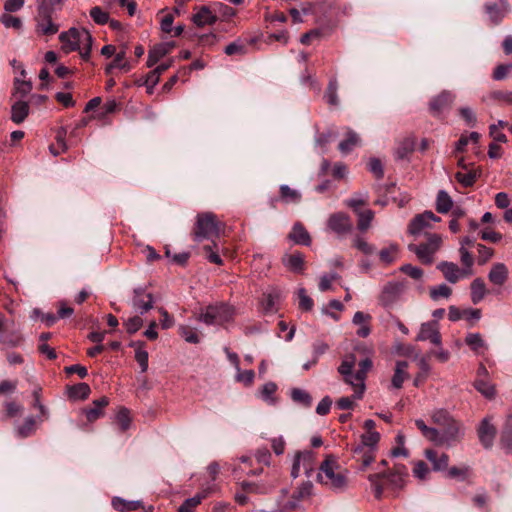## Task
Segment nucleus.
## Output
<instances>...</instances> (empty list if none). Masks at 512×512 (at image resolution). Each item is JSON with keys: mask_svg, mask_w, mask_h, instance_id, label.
<instances>
[{"mask_svg": "<svg viewBox=\"0 0 512 512\" xmlns=\"http://www.w3.org/2000/svg\"><path fill=\"white\" fill-rule=\"evenodd\" d=\"M317 480L334 492H343L347 488L346 473L332 456H327L320 465Z\"/></svg>", "mask_w": 512, "mask_h": 512, "instance_id": "obj_1", "label": "nucleus"}, {"mask_svg": "<svg viewBox=\"0 0 512 512\" xmlns=\"http://www.w3.org/2000/svg\"><path fill=\"white\" fill-rule=\"evenodd\" d=\"M221 223L211 212L200 213L196 217L193 232L194 240L200 242L204 239L217 238L220 235Z\"/></svg>", "mask_w": 512, "mask_h": 512, "instance_id": "obj_2", "label": "nucleus"}, {"mask_svg": "<svg viewBox=\"0 0 512 512\" xmlns=\"http://www.w3.org/2000/svg\"><path fill=\"white\" fill-rule=\"evenodd\" d=\"M233 313L227 304L210 305L201 313L199 320L207 325L223 324L232 319Z\"/></svg>", "mask_w": 512, "mask_h": 512, "instance_id": "obj_3", "label": "nucleus"}, {"mask_svg": "<svg viewBox=\"0 0 512 512\" xmlns=\"http://www.w3.org/2000/svg\"><path fill=\"white\" fill-rule=\"evenodd\" d=\"M441 243L442 238L438 234H431L426 243L420 245L410 244L408 248L417 255L421 262L429 264L433 261V256L440 248Z\"/></svg>", "mask_w": 512, "mask_h": 512, "instance_id": "obj_4", "label": "nucleus"}, {"mask_svg": "<svg viewBox=\"0 0 512 512\" xmlns=\"http://www.w3.org/2000/svg\"><path fill=\"white\" fill-rule=\"evenodd\" d=\"M59 40L62 43V49L69 53L81 49L82 42L90 41V34L86 30H78L71 28L68 32H62L59 35Z\"/></svg>", "mask_w": 512, "mask_h": 512, "instance_id": "obj_5", "label": "nucleus"}, {"mask_svg": "<svg viewBox=\"0 0 512 512\" xmlns=\"http://www.w3.org/2000/svg\"><path fill=\"white\" fill-rule=\"evenodd\" d=\"M315 455L310 450L299 451L293 458L291 476L297 478L303 472L307 476L314 470Z\"/></svg>", "mask_w": 512, "mask_h": 512, "instance_id": "obj_6", "label": "nucleus"}, {"mask_svg": "<svg viewBox=\"0 0 512 512\" xmlns=\"http://www.w3.org/2000/svg\"><path fill=\"white\" fill-rule=\"evenodd\" d=\"M405 284L401 282L387 283L379 296L380 304L385 308H391L398 303L405 292Z\"/></svg>", "mask_w": 512, "mask_h": 512, "instance_id": "obj_7", "label": "nucleus"}, {"mask_svg": "<svg viewBox=\"0 0 512 512\" xmlns=\"http://www.w3.org/2000/svg\"><path fill=\"white\" fill-rule=\"evenodd\" d=\"M154 298L147 287H138L133 291L132 306L135 312L144 314L153 307Z\"/></svg>", "mask_w": 512, "mask_h": 512, "instance_id": "obj_8", "label": "nucleus"}, {"mask_svg": "<svg viewBox=\"0 0 512 512\" xmlns=\"http://www.w3.org/2000/svg\"><path fill=\"white\" fill-rule=\"evenodd\" d=\"M418 341H430L435 346L442 344L438 321L422 323L416 337Z\"/></svg>", "mask_w": 512, "mask_h": 512, "instance_id": "obj_9", "label": "nucleus"}, {"mask_svg": "<svg viewBox=\"0 0 512 512\" xmlns=\"http://www.w3.org/2000/svg\"><path fill=\"white\" fill-rule=\"evenodd\" d=\"M440 218L435 216L431 211H426L415 216L409 224L408 232L413 236H419L425 229L431 226L432 222L439 221Z\"/></svg>", "mask_w": 512, "mask_h": 512, "instance_id": "obj_10", "label": "nucleus"}, {"mask_svg": "<svg viewBox=\"0 0 512 512\" xmlns=\"http://www.w3.org/2000/svg\"><path fill=\"white\" fill-rule=\"evenodd\" d=\"M372 368V361L369 358L361 360L358 364V370L354 374L355 378V392L354 398L362 399L366 389L365 380L368 371Z\"/></svg>", "mask_w": 512, "mask_h": 512, "instance_id": "obj_11", "label": "nucleus"}, {"mask_svg": "<svg viewBox=\"0 0 512 512\" xmlns=\"http://www.w3.org/2000/svg\"><path fill=\"white\" fill-rule=\"evenodd\" d=\"M437 268L443 273L445 279L452 284L471 276L469 270L459 268L458 265L452 262H441Z\"/></svg>", "mask_w": 512, "mask_h": 512, "instance_id": "obj_12", "label": "nucleus"}, {"mask_svg": "<svg viewBox=\"0 0 512 512\" xmlns=\"http://www.w3.org/2000/svg\"><path fill=\"white\" fill-rule=\"evenodd\" d=\"M327 227L338 235H343L352 229V222L348 215L338 212L332 214L327 220Z\"/></svg>", "mask_w": 512, "mask_h": 512, "instance_id": "obj_13", "label": "nucleus"}, {"mask_svg": "<svg viewBox=\"0 0 512 512\" xmlns=\"http://www.w3.org/2000/svg\"><path fill=\"white\" fill-rule=\"evenodd\" d=\"M37 33L42 35H54L58 32V25L54 24L47 8L41 7L37 17Z\"/></svg>", "mask_w": 512, "mask_h": 512, "instance_id": "obj_14", "label": "nucleus"}, {"mask_svg": "<svg viewBox=\"0 0 512 512\" xmlns=\"http://www.w3.org/2000/svg\"><path fill=\"white\" fill-rule=\"evenodd\" d=\"M443 428V432H439L437 445H445L449 447L462 436L460 425L455 420Z\"/></svg>", "mask_w": 512, "mask_h": 512, "instance_id": "obj_15", "label": "nucleus"}, {"mask_svg": "<svg viewBox=\"0 0 512 512\" xmlns=\"http://www.w3.org/2000/svg\"><path fill=\"white\" fill-rule=\"evenodd\" d=\"M508 277V267L502 262L494 263L488 273V280L495 286H503L508 280Z\"/></svg>", "mask_w": 512, "mask_h": 512, "instance_id": "obj_16", "label": "nucleus"}, {"mask_svg": "<svg viewBox=\"0 0 512 512\" xmlns=\"http://www.w3.org/2000/svg\"><path fill=\"white\" fill-rule=\"evenodd\" d=\"M175 47V42L168 41L155 45L149 51L147 66H154L162 57L170 53Z\"/></svg>", "mask_w": 512, "mask_h": 512, "instance_id": "obj_17", "label": "nucleus"}, {"mask_svg": "<svg viewBox=\"0 0 512 512\" xmlns=\"http://www.w3.org/2000/svg\"><path fill=\"white\" fill-rule=\"evenodd\" d=\"M454 95L450 92L444 91L440 93L438 96L433 98L430 102V110L434 115H438L447 108L450 107V105L454 101Z\"/></svg>", "mask_w": 512, "mask_h": 512, "instance_id": "obj_18", "label": "nucleus"}, {"mask_svg": "<svg viewBox=\"0 0 512 512\" xmlns=\"http://www.w3.org/2000/svg\"><path fill=\"white\" fill-rule=\"evenodd\" d=\"M355 366V356L350 355L342 360L338 372L343 376L345 383L350 385L355 391V378L353 368Z\"/></svg>", "mask_w": 512, "mask_h": 512, "instance_id": "obj_19", "label": "nucleus"}, {"mask_svg": "<svg viewBox=\"0 0 512 512\" xmlns=\"http://www.w3.org/2000/svg\"><path fill=\"white\" fill-rule=\"evenodd\" d=\"M424 456L432 464L433 470L443 471L448 468L449 457L445 453H438L433 449H426Z\"/></svg>", "mask_w": 512, "mask_h": 512, "instance_id": "obj_20", "label": "nucleus"}, {"mask_svg": "<svg viewBox=\"0 0 512 512\" xmlns=\"http://www.w3.org/2000/svg\"><path fill=\"white\" fill-rule=\"evenodd\" d=\"M495 427L488 418H484L478 429V436L481 443L486 447H491L495 437Z\"/></svg>", "mask_w": 512, "mask_h": 512, "instance_id": "obj_21", "label": "nucleus"}, {"mask_svg": "<svg viewBox=\"0 0 512 512\" xmlns=\"http://www.w3.org/2000/svg\"><path fill=\"white\" fill-rule=\"evenodd\" d=\"M213 487L214 485L204 488L194 497L186 499L179 507L178 512H192L194 508L213 491Z\"/></svg>", "mask_w": 512, "mask_h": 512, "instance_id": "obj_22", "label": "nucleus"}, {"mask_svg": "<svg viewBox=\"0 0 512 512\" xmlns=\"http://www.w3.org/2000/svg\"><path fill=\"white\" fill-rule=\"evenodd\" d=\"M345 135L346 138L342 140L338 146L340 152L344 155L361 145V138L355 131L348 128Z\"/></svg>", "mask_w": 512, "mask_h": 512, "instance_id": "obj_23", "label": "nucleus"}, {"mask_svg": "<svg viewBox=\"0 0 512 512\" xmlns=\"http://www.w3.org/2000/svg\"><path fill=\"white\" fill-rule=\"evenodd\" d=\"M408 376V363L406 361H398L391 380V387L394 389L402 388L403 383L408 379Z\"/></svg>", "mask_w": 512, "mask_h": 512, "instance_id": "obj_24", "label": "nucleus"}, {"mask_svg": "<svg viewBox=\"0 0 512 512\" xmlns=\"http://www.w3.org/2000/svg\"><path fill=\"white\" fill-rule=\"evenodd\" d=\"M288 237L295 244L306 245V246L311 244V238H310L308 231L300 223H295L293 225L292 230L289 233Z\"/></svg>", "mask_w": 512, "mask_h": 512, "instance_id": "obj_25", "label": "nucleus"}, {"mask_svg": "<svg viewBox=\"0 0 512 512\" xmlns=\"http://www.w3.org/2000/svg\"><path fill=\"white\" fill-rule=\"evenodd\" d=\"M108 404V399L106 397H101L95 401H93V404L91 407H88L84 410L86 414V418L89 422H94L100 417L103 416V409Z\"/></svg>", "mask_w": 512, "mask_h": 512, "instance_id": "obj_26", "label": "nucleus"}, {"mask_svg": "<svg viewBox=\"0 0 512 512\" xmlns=\"http://www.w3.org/2000/svg\"><path fill=\"white\" fill-rule=\"evenodd\" d=\"M283 264L292 272L302 273L304 270V256L299 252L286 254L283 257Z\"/></svg>", "mask_w": 512, "mask_h": 512, "instance_id": "obj_27", "label": "nucleus"}, {"mask_svg": "<svg viewBox=\"0 0 512 512\" xmlns=\"http://www.w3.org/2000/svg\"><path fill=\"white\" fill-rule=\"evenodd\" d=\"M379 440L380 434L377 431L365 432L361 436V444L354 449V453H362L364 447L370 450H376Z\"/></svg>", "mask_w": 512, "mask_h": 512, "instance_id": "obj_28", "label": "nucleus"}, {"mask_svg": "<svg viewBox=\"0 0 512 512\" xmlns=\"http://www.w3.org/2000/svg\"><path fill=\"white\" fill-rule=\"evenodd\" d=\"M471 301L473 304L480 303L487 294V288L482 278H475L470 285Z\"/></svg>", "mask_w": 512, "mask_h": 512, "instance_id": "obj_29", "label": "nucleus"}, {"mask_svg": "<svg viewBox=\"0 0 512 512\" xmlns=\"http://www.w3.org/2000/svg\"><path fill=\"white\" fill-rule=\"evenodd\" d=\"M29 114V105L24 101H16L11 108V120L15 124L22 123Z\"/></svg>", "mask_w": 512, "mask_h": 512, "instance_id": "obj_30", "label": "nucleus"}, {"mask_svg": "<svg viewBox=\"0 0 512 512\" xmlns=\"http://www.w3.org/2000/svg\"><path fill=\"white\" fill-rule=\"evenodd\" d=\"M121 107L122 102L120 100H117L116 98L108 99L107 102L101 108V111L98 112L97 115L93 116V118L105 121L108 115L118 112L121 109Z\"/></svg>", "mask_w": 512, "mask_h": 512, "instance_id": "obj_31", "label": "nucleus"}, {"mask_svg": "<svg viewBox=\"0 0 512 512\" xmlns=\"http://www.w3.org/2000/svg\"><path fill=\"white\" fill-rule=\"evenodd\" d=\"M193 22L197 26L211 25L216 22V16L207 7H202L193 15Z\"/></svg>", "mask_w": 512, "mask_h": 512, "instance_id": "obj_32", "label": "nucleus"}, {"mask_svg": "<svg viewBox=\"0 0 512 512\" xmlns=\"http://www.w3.org/2000/svg\"><path fill=\"white\" fill-rule=\"evenodd\" d=\"M130 347L135 348V360L139 364L141 372H146L148 369V352L144 349L143 342L130 343Z\"/></svg>", "mask_w": 512, "mask_h": 512, "instance_id": "obj_33", "label": "nucleus"}, {"mask_svg": "<svg viewBox=\"0 0 512 512\" xmlns=\"http://www.w3.org/2000/svg\"><path fill=\"white\" fill-rule=\"evenodd\" d=\"M67 390L68 397L72 400L86 399L91 392L89 385L86 383L68 386Z\"/></svg>", "mask_w": 512, "mask_h": 512, "instance_id": "obj_34", "label": "nucleus"}, {"mask_svg": "<svg viewBox=\"0 0 512 512\" xmlns=\"http://www.w3.org/2000/svg\"><path fill=\"white\" fill-rule=\"evenodd\" d=\"M465 342L476 354H482L487 348L479 333L467 334Z\"/></svg>", "mask_w": 512, "mask_h": 512, "instance_id": "obj_35", "label": "nucleus"}, {"mask_svg": "<svg viewBox=\"0 0 512 512\" xmlns=\"http://www.w3.org/2000/svg\"><path fill=\"white\" fill-rule=\"evenodd\" d=\"M480 174L481 171L478 169L468 170L467 172L459 171L455 174V178L464 187H470L476 182Z\"/></svg>", "mask_w": 512, "mask_h": 512, "instance_id": "obj_36", "label": "nucleus"}, {"mask_svg": "<svg viewBox=\"0 0 512 512\" xmlns=\"http://www.w3.org/2000/svg\"><path fill=\"white\" fill-rule=\"evenodd\" d=\"M453 201L449 194L441 190L438 192L437 199H436V209L439 213H447L452 208Z\"/></svg>", "mask_w": 512, "mask_h": 512, "instance_id": "obj_37", "label": "nucleus"}, {"mask_svg": "<svg viewBox=\"0 0 512 512\" xmlns=\"http://www.w3.org/2000/svg\"><path fill=\"white\" fill-rule=\"evenodd\" d=\"M501 442L506 450L512 451V412L507 417L501 436Z\"/></svg>", "mask_w": 512, "mask_h": 512, "instance_id": "obj_38", "label": "nucleus"}, {"mask_svg": "<svg viewBox=\"0 0 512 512\" xmlns=\"http://www.w3.org/2000/svg\"><path fill=\"white\" fill-rule=\"evenodd\" d=\"M382 476L387 477L396 488H401L404 485L405 477L407 476V470L403 466L396 467L394 473L388 475L383 474Z\"/></svg>", "mask_w": 512, "mask_h": 512, "instance_id": "obj_39", "label": "nucleus"}, {"mask_svg": "<svg viewBox=\"0 0 512 512\" xmlns=\"http://www.w3.org/2000/svg\"><path fill=\"white\" fill-rule=\"evenodd\" d=\"M178 331L186 342L191 344H198L200 342V336L195 329L187 325H180Z\"/></svg>", "mask_w": 512, "mask_h": 512, "instance_id": "obj_40", "label": "nucleus"}, {"mask_svg": "<svg viewBox=\"0 0 512 512\" xmlns=\"http://www.w3.org/2000/svg\"><path fill=\"white\" fill-rule=\"evenodd\" d=\"M235 381L238 383H242L245 386H251L255 379V372L251 369L242 370L240 367L235 369Z\"/></svg>", "mask_w": 512, "mask_h": 512, "instance_id": "obj_41", "label": "nucleus"}, {"mask_svg": "<svg viewBox=\"0 0 512 512\" xmlns=\"http://www.w3.org/2000/svg\"><path fill=\"white\" fill-rule=\"evenodd\" d=\"M452 294V289L446 284H440L430 288V297L432 300L437 301L441 298L448 299Z\"/></svg>", "mask_w": 512, "mask_h": 512, "instance_id": "obj_42", "label": "nucleus"}, {"mask_svg": "<svg viewBox=\"0 0 512 512\" xmlns=\"http://www.w3.org/2000/svg\"><path fill=\"white\" fill-rule=\"evenodd\" d=\"M486 10L489 18L493 22L497 23L505 16V14L508 11V8L507 4L503 3L502 7H498L497 5H487Z\"/></svg>", "mask_w": 512, "mask_h": 512, "instance_id": "obj_43", "label": "nucleus"}, {"mask_svg": "<svg viewBox=\"0 0 512 512\" xmlns=\"http://www.w3.org/2000/svg\"><path fill=\"white\" fill-rule=\"evenodd\" d=\"M380 260L385 264L394 262L398 257V246L391 244L388 247L382 249L379 253Z\"/></svg>", "mask_w": 512, "mask_h": 512, "instance_id": "obj_44", "label": "nucleus"}, {"mask_svg": "<svg viewBox=\"0 0 512 512\" xmlns=\"http://www.w3.org/2000/svg\"><path fill=\"white\" fill-rule=\"evenodd\" d=\"M415 147V141L411 137L405 138L396 149V157L399 159H403L408 154H410Z\"/></svg>", "mask_w": 512, "mask_h": 512, "instance_id": "obj_45", "label": "nucleus"}, {"mask_svg": "<svg viewBox=\"0 0 512 512\" xmlns=\"http://www.w3.org/2000/svg\"><path fill=\"white\" fill-rule=\"evenodd\" d=\"M36 431V421L34 418L29 417L25 422L17 428V435L21 438H26L34 434Z\"/></svg>", "mask_w": 512, "mask_h": 512, "instance_id": "obj_46", "label": "nucleus"}, {"mask_svg": "<svg viewBox=\"0 0 512 512\" xmlns=\"http://www.w3.org/2000/svg\"><path fill=\"white\" fill-rule=\"evenodd\" d=\"M277 390V386L273 382H267L265 383L261 390H260V396L261 398L268 404H274L275 403V397L274 394Z\"/></svg>", "mask_w": 512, "mask_h": 512, "instance_id": "obj_47", "label": "nucleus"}, {"mask_svg": "<svg viewBox=\"0 0 512 512\" xmlns=\"http://www.w3.org/2000/svg\"><path fill=\"white\" fill-rule=\"evenodd\" d=\"M415 424L417 428L422 432V434L429 439L430 441H433L437 444L439 432L435 428L428 427L425 422L421 419H418L415 421Z\"/></svg>", "mask_w": 512, "mask_h": 512, "instance_id": "obj_48", "label": "nucleus"}, {"mask_svg": "<svg viewBox=\"0 0 512 512\" xmlns=\"http://www.w3.org/2000/svg\"><path fill=\"white\" fill-rule=\"evenodd\" d=\"M358 215V229L360 231H366L374 218V213L370 209L359 211Z\"/></svg>", "mask_w": 512, "mask_h": 512, "instance_id": "obj_49", "label": "nucleus"}, {"mask_svg": "<svg viewBox=\"0 0 512 512\" xmlns=\"http://www.w3.org/2000/svg\"><path fill=\"white\" fill-rule=\"evenodd\" d=\"M125 56H126V51L123 48L115 55V58L113 59V61L107 66L106 73L112 74V70H114V69H125L126 68Z\"/></svg>", "mask_w": 512, "mask_h": 512, "instance_id": "obj_50", "label": "nucleus"}, {"mask_svg": "<svg viewBox=\"0 0 512 512\" xmlns=\"http://www.w3.org/2000/svg\"><path fill=\"white\" fill-rule=\"evenodd\" d=\"M125 56H126V51L123 48L115 55V58L113 59V61L107 66L106 73L112 74V70H114V69H125L126 68Z\"/></svg>", "mask_w": 512, "mask_h": 512, "instance_id": "obj_51", "label": "nucleus"}, {"mask_svg": "<svg viewBox=\"0 0 512 512\" xmlns=\"http://www.w3.org/2000/svg\"><path fill=\"white\" fill-rule=\"evenodd\" d=\"M280 299V294L277 291L269 292L264 294L262 305L266 312H272L275 310V306Z\"/></svg>", "mask_w": 512, "mask_h": 512, "instance_id": "obj_52", "label": "nucleus"}, {"mask_svg": "<svg viewBox=\"0 0 512 512\" xmlns=\"http://www.w3.org/2000/svg\"><path fill=\"white\" fill-rule=\"evenodd\" d=\"M280 193L282 199L286 203H296L301 199V194L297 190L291 189L287 185H282L280 187Z\"/></svg>", "mask_w": 512, "mask_h": 512, "instance_id": "obj_53", "label": "nucleus"}, {"mask_svg": "<svg viewBox=\"0 0 512 512\" xmlns=\"http://www.w3.org/2000/svg\"><path fill=\"white\" fill-rule=\"evenodd\" d=\"M475 388L486 398H492L495 394L494 386L483 379H477L475 381Z\"/></svg>", "mask_w": 512, "mask_h": 512, "instance_id": "obj_54", "label": "nucleus"}, {"mask_svg": "<svg viewBox=\"0 0 512 512\" xmlns=\"http://www.w3.org/2000/svg\"><path fill=\"white\" fill-rule=\"evenodd\" d=\"M432 419L436 424L442 427L449 425L454 421L448 411L444 409H438L434 411L432 414Z\"/></svg>", "mask_w": 512, "mask_h": 512, "instance_id": "obj_55", "label": "nucleus"}, {"mask_svg": "<svg viewBox=\"0 0 512 512\" xmlns=\"http://www.w3.org/2000/svg\"><path fill=\"white\" fill-rule=\"evenodd\" d=\"M291 398L294 402L304 406H310L311 404V396L305 390L299 388L292 389Z\"/></svg>", "mask_w": 512, "mask_h": 512, "instance_id": "obj_56", "label": "nucleus"}, {"mask_svg": "<svg viewBox=\"0 0 512 512\" xmlns=\"http://www.w3.org/2000/svg\"><path fill=\"white\" fill-rule=\"evenodd\" d=\"M412 473L415 478L426 480L430 474V469L425 462L417 461L414 463Z\"/></svg>", "mask_w": 512, "mask_h": 512, "instance_id": "obj_57", "label": "nucleus"}, {"mask_svg": "<svg viewBox=\"0 0 512 512\" xmlns=\"http://www.w3.org/2000/svg\"><path fill=\"white\" fill-rule=\"evenodd\" d=\"M459 253H460L461 263L463 264L464 269L469 270L470 275H473L474 274V271H473L474 260H473L472 255L470 254V252L468 251V249L466 247H460Z\"/></svg>", "mask_w": 512, "mask_h": 512, "instance_id": "obj_58", "label": "nucleus"}, {"mask_svg": "<svg viewBox=\"0 0 512 512\" xmlns=\"http://www.w3.org/2000/svg\"><path fill=\"white\" fill-rule=\"evenodd\" d=\"M477 250H478V264L479 265L486 264L494 256V250L490 247L483 245V244H478Z\"/></svg>", "mask_w": 512, "mask_h": 512, "instance_id": "obj_59", "label": "nucleus"}, {"mask_svg": "<svg viewBox=\"0 0 512 512\" xmlns=\"http://www.w3.org/2000/svg\"><path fill=\"white\" fill-rule=\"evenodd\" d=\"M374 452L375 450H370L364 447L362 453H354V456L357 459V461H360L362 463V468L365 469L374 461Z\"/></svg>", "mask_w": 512, "mask_h": 512, "instance_id": "obj_60", "label": "nucleus"}, {"mask_svg": "<svg viewBox=\"0 0 512 512\" xmlns=\"http://www.w3.org/2000/svg\"><path fill=\"white\" fill-rule=\"evenodd\" d=\"M90 16L100 25L106 24L109 21V14L103 11L99 6H95L90 10Z\"/></svg>", "mask_w": 512, "mask_h": 512, "instance_id": "obj_61", "label": "nucleus"}, {"mask_svg": "<svg viewBox=\"0 0 512 512\" xmlns=\"http://www.w3.org/2000/svg\"><path fill=\"white\" fill-rule=\"evenodd\" d=\"M115 425L121 432H125L128 429V409L122 407L118 412L115 420Z\"/></svg>", "mask_w": 512, "mask_h": 512, "instance_id": "obj_62", "label": "nucleus"}, {"mask_svg": "<svg viewBox=\"0 0 512 512\" xmlns=\"http://www.w3.org/2000/svg\"><path fill=\"white\" fill-rule=\"evenodd\" d=\"M299 307L305 311H309L313 307V300L307 295L304 288H299L298 291Z\"/></svg>", "mask_w": 512, "mask_h": 512, "instance_id": "obj_63", "label": "nucleus"}, {"mask_svg": "<svg viewBox=\"0 0 512 512\" xmlns=\"http://www.w3.org/2000/svg\"><path fill=\"white\" fill-rule=\"evenodd\" d=\"M512 72V64H500L493 72V79L500 81L505 79Z\"/></svg>", "mask_w": 512, "mask_h": 512, "instance_id": "obj_64", "label": "nucleus"}]
</instances>
